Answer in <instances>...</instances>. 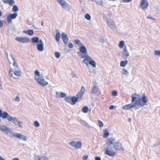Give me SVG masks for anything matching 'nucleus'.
<instances>
[{"instance_id":"423d86ee","label":"nucleus","mask_w":160,"mask_h":160,"mask_svg":"<svg viewBox=\"0 0 160 160\" xmlns=\"http://www.w3.org/2000/svg\"><path fill=\"white\" fill-rule=\"evenodd\" d=\"M0 131L3 133L8 137L12 138L13 132L10 128L6 126L0 124Z\"/></svg>"},{"instance_id":"79ce46f5","label":"nucleus","mask_w":160,"mask_h":160,"mask_svg":"<svg viewBox=\"0 0 160 160\" xmlns=\"http://www.w3.org/2000/svg\"><path fill=\"white\" fill-rule=\"evenodd\" d=\"M13 100L17 102H19L20 100L19 95H17L15 97L13 98Z\"/></svg>"},{"instance_id":"c756f323","label":"nucleus","mask_w":160,"mask_h":160,"mask_svg":"<svg viewBox=\"0 0 160 160\" xmlns=\"http://www.w3.org/2000/svg\"><path fill=\"white\" fill-rule=\"evenodd\" d=\"M80 122L81 124L85 127L89 128L91 127L90 125L85 120L81 119L80 121Z\"/></svg>"},{"instance_id":"6ab92c4d","label":"nucleus","mask_w":160,"mask_h":160,"mask_svg":"<svg viewBox=\"0 0 160 160\" xmlns=\"http://www.w3.org/2000/svg\"><path fill=\"white\" fill-rule=\"evenodd\" d=\"M0 116L3 119H7L8 121L11 117L9 114L6 112L3 111L0 109Z\"/></svg>"},{"instance_id":"4be33fe9","label":"nucleus","mask_w":160,"mask_h":160,"mask_svg":"<svg viewBox=\"0 0 160 160\" xmlns=\"http://www.w3.org/2000/svg\"><path fill=\"white\" fill-rule=\"evenodd\" d=\"M124 27V26L123 23L122 22H119L116 24L115 29L120 31L123 29Z\"/></svg>"},{"instance_id":"774afa93","label":"nucleus","mask_w":160,"mask_h":160,"mask_svg":"<svg viewBox=\"0 0 160 160\" xmlns=\"http://www.w3.org/2000/svg\"><path fill=\"white\" fill-rule=\"evenodd\" d=\"M132 0H128V3L129 2H131V1H132Z\"/></svg>"},{"instance_id":"338daca9","label":"nucleus","mask_w":160,"mask_h":160,"mask_svg":"<svg viewBox=\"0 0 160 160\" xmlns=\"http://www.w3.org/2000/svg\"><path fill=\"white\" fill-rule=\"evenodd\" d=\"M109 16H111L112 15L111 12H109V15H108Z\"/></svg>"},{"instance_id":"2eb2a0df","label":"nucleus","mask_w":160,"mask_h":160,"mask_svg":"<svg viewBox=\"0 0 160 160\" xmlns=\"http://www.w3.org/2000/svg\"><path fill=\"white\" fill-rule=\"evenodd\" d=\"M16 41L21 43H27L30 42L29 38L27 37H16L15 38Z\"/></svg>"},{"instance_id":"b1692460","label":"nucleus","mask_w":160,"mask_h":160,"mask_svg":"<svg viewBox=\"0 0 160 160\" xmlns=\"http://www.w3.org/2000/svg\"><path fill=\"white\" fill-rule=\"evenodd\" d=\"M7 57L8 60L10 64H12L15 61L13 57L11 54H7Z\"/></svg>"},{"instance_id":"cd10ccee","label":"nucleus","mask_w":160,"mask_h":160,"mask_svg":"<svg viewBox=\"0 0 160 160\" xmlns=\"http://www.w3.org/2000/svg\"><path fill=\"white\" fill-rule=\"evenodd\" d=\"M118 46L120 48L122 49V50L127 47L123 41H120L118 43Z\"/></svg>"},{"instance_id":"5701e85b","label":"nucleus","mask_w":160,"mask_h":160,"mask_svg":"<svg viewBox=\"0 0 160 160\" xmlns=\"http://www.w3.org/2000/svg\"><path fill=\"white\" fill-rule=\"evenodd\" d=\"M62 38L65 45H67L69 41V38L66 34L64 32L62 33Z\"/></svg>"},{"instance_id":"473e14b6","label":"nucleus","mask_w":160,"mask_h":160,"mask_svg":"<svg viewBox=\"0 0 160 160\" xmlns=\"http://www.w3.org/2000/svg\"><path fill=\"white\" fill-rule=\"evenodd\" d=\"M100 42L102 43L106 42L107 41V38L104 36H101L99 38Z\"/></svg>"},{"instance_id":"de8ad7c7","label":"nucleus","mask_w":160,"mask_h":160,"mask_svg":"<svg viewBox=\"0 0 160 160\" xmlns=\"http://www.w3.org/2000/svg\"><path fill=\"white\" fill-rule=\"evenodd\" d=\"M55 55L56 57L58 58H60L61 56L60 53L58 52H56L55 53Z\"/></svg>"},{"instance_id":"393cba45","label":"nucleus","mask_w":160,"mask_h":160,"mask_svg":"<svg viewBox=\"0 0 160 160\" xmlns=\"http://www.w3.org/2000/svg\"><path fill=\"white\" fill-rule=\"evenodd\" d=\"M103 137L104 138H107L110 135L109 132L107 128H104L103 130Z\"/></svg>"},{"instance_id":"680f3d73","label":"nucleus","mask_w":160,"mask_h":160,"mask_svg":"<svg viewBox=\"0 0 160 160\" xmlns=\"http://www.w3.org/2000/svg\"><path fill=\"white\" fill-rule=\"evenodd\" d=\"M3 89V88H2V84H0V89Z\"/></svg>"},{"instance_id":"a211bd4d","label":"nucleus","mask_w":160,"mask_h":160,"mask_svg":"<svg viewBox=\"0 0 160 160\" xmlns=\"http://www.w3.org/2000/svg\"><path fill=\"white\" fill-rule=\"evenodd\" d=\"M149 6V2L147 0H141L140 7L143 10H147Z\"/></svg>"},{"instance_id":"2f4dec72","label":"nucleus","mask_w":160,"mask_h":160,"mask_svg":"<svg viewBox=\"0 0 160 160\" xmlns=\"http://www.w3.org/2000/svg\"><path fill=\"white\" fill-rule=\"evenodd\" d=\"M95 2L97 4L100 6H103L104 4V1L103 0H92Z\"/></svg>"},{"instance_id":"6e6552de","label":"nucleus","mask_w":160,"mask_h":160,"mask_svg":"<svg viewBox=\"0 0 160 160\" xmlns=\"http://www.w3.org/2000/svg\"><path fill=\"white\" fill-rule=\"evenodd\" d=\"M14 69V68H10L9 72V76L10 78H16L21 75V72L20 69Z\"/></svg>"},{"instance_id":"ea45409f","label":"nucleus","mask_w":160,"mask_h":160,"mask_svg":"<svg viewBox=\"0 0 160 160\" xmlns=\"http://www.w3.org/2000/svg\"><path fill=\"white\" fill-rule=\"evenodd\" d=\"M122 74L125 76H127L129 74V72L125 68H123L122 69Z\"/></svg>"},{"instance_id":"ddd939ff","label":"nucleus","mask_w":160,"mask_h":160,"mask_svg":"<svg viewBox=\"0 0 160 160\" xmlns=\"http://www.w3.org/2000/svg\"><path fill=\"white\" fill-rule=\"evenodd\" d=\"M9 122H12L15 125H18L20 128H22V122L19 121L18 118L15 117H11Z\"/></svg>"},{"instance_id":"a18cd8bd","label":"nucleus","mask_w":160,"mask_h":160,"mask_svg":"<svg viewBox=\"0 0 160 160\" xmlns=\"http://www.w3.org/2000/svg\"><path fill=\"white\" fill-rule=\"evenodd\" d=\"M103 20L105 21L106 22H107L111 19L108 18L105 15H103Z\"/></svg>"},{"instance_id":"49530a36","label":"nucleus","mask_w":160,"mask_h":160,"mask_svg":"<svg viewBox=\"0 0 160 160\" xmlns=\"http://www.w3.org/2000/svg\"><path fill=\"white\" fill-rule=\"evenodd\" d=\"M98 124L99 127L100 128L104 126L103 122L100 120H98Z\"/></svg>"},{"instance_id":"7ed1b4c3","label":"nucleus","mask_w":160,"mask_h":160,"mask_svg":"<svg viewBox=\"0 0 160 160\" xmlns=\"http://www.w3.org/2000/svg\"><path fill=\"white\" fill-rule=\"evenodd\" d=\"M82 62L86 64L88 70L90 72L94 71L92 67L96 68V63L90 56H88L86 58H85L82 60Z\"/></svg>"},{"instance_id":"4d7b16f0","label":"nucleus","mask_w":160,"mask_h":160,"mask_svg":"<svg viewBox=\"0 0 160 160\" xmlns=\"http://www.w3.org/2000/svg\"><path fill=\"white\" fill-rule=\"evenodd\" d=\"M3 22L2 21L0 20V28H1L3 27Z\"/></svg>"},{"instance_id":"4c0bfd02","label":"nucleus","mask_w":160,"mask_h":160,"mask_svg":"<svg viewBox=\"0 0 160 160\" xmlns=\"http://www.w3.org/2000/svg\"><path fill=\"white\" fill-rule=\"evenodd\" d=\"M60 37L61 35L60 32H57L55 36L56 40L57 42H59Z\"/></svg>"},{"instance_id":"f3484780","label":"nucleus","mask_w":160,"mask_h":160,"mask_svg":"<svg viewBox=\"0 0 160 160\" xmlns=\"http://www.w3.org/2000/svg\"><path fill=\"white\" fill-rule=\"evenodd\" d=\"M18 16V14L16 13L12 14L9 13L7 16L6 20L8 24L11 23L12 20L15 19Z\"/></svg>"},{"instance_id":"5fc2aeb1","label":"nucleus","mask_w":160,"mask_h":160,"mask_svg":"<svg viewBox=\"0 0 160 160\" xmlns=\"http://www.w3.org/2000/svg\"><path fill=\"white\" fill-rule=\"evenodd\" d=\"M149 18L151 19H152L153 20H155V18L154 17H152L151 16L149 15L148 16L147 18Z\"/></svg>"},{"instance_id":"864d4df0","label":"nucleus","mask_w":160,"mask_h":160,"mask_svg":"<svg viewBox=\"0 0 160 160\" xmlns=\"http://www.w3.org/2000/svg\"><path fill=\"white\" fill-rule=\"evenodd\" d=\"M116 108V106L113 105H111L109 107V109L111 110H114Z\"/></svg>"},{"instance_id":"603ef678","label":"nucleus","mask_w":160,"mask_h":160,"mask_svg":"<svg viewBox=\"0 0 160 160\" xmlns=\"http://www.w3.org/2000/svg\"><path fill=\"white\" fill-rule=\"evenodd\" d=\"M68 46L69 47V48H72L73 47V45L71 42H70L68 43Z\"/></svg>"},{"instance_id":"bb28decb","label":"nucleus","mask_w":160,"mask_h":160,"mask_svg":"<svg viewBox=\"0 0 160 160\" xmlns=\"http://www.w3.org/2000/svg\"><path fill=\"white\" fill-rule=\"evenodd\" d=\"M56 93V97L57 98H63L67 96L66 94V93L62 92H57Z\"/></svg>"},{"instance_id":"69168bd1","label":"nucleus","mask_w":160,"mask_h":160,"mask_svg":"<svg viewBox=\"0 0 160 160\" xmlns=\"http://www.w3.org/2000/svg\"><path fill=\"white\" fill-rule=\"evenodd\" d=\"M109 16H111L112 15L111 12H109V15H108Z\"/></svg>"},{"instance_id":"c85d7f7f","label":"nucleus","mask_w":160,"mask_h":160,"mask_svg":"<svg viewBox=\"0 0 160 160\" xmlns=\"http://www.w3.org/2000/svg\"><path fill=\"white\" fill-rule=\"evenodd\" d=\"M4 3L8 4L10 6H12L15 3L14 0H2Z\"/></svg>"},{"instance_id":"58836bf2","label":"nucleus","mask_w":160,"mask_h":160,"mask_svg":"<svg viewBox=\"0 0 160 160\" xmlns=\"http://www.w3.org/2000/svg\"><path fill=\"white\" fill-rule=\"evenodd\" d=\"M128 63V61L127 60L122 61L120 62V65L122 67H124Z\"/></svg>"},{"instance_id":"052dcab7","label":"nucleus","mask_w":160,"mask_h":160,"mask_svg":"<svg viewBox=\"0 0 160 160\" xmlns=\"http://www.w3.org/2000/svg\"><path fill=\"white\" fill-rule=\"evenodd\" d=\"M12 160H19V159L17 158H13Z\"/></svg>"},{"instance_id":"9b49d317","label":"nucleus","mask_w":160,"mask_h":160,"mask_svg":"<svg viewBox=\"0 0 160 160\" xmlns=\"http://www.w3.org/2000/svg\"><path fill=\"white\" fill-rule=\"evenodd\" d=\"M79 49V51L78 53L82 58H86L88 56H89L87 53V48L84 44L80 47Z\"/></svg>"},{"instance_id":"bf43d9fd","label":"nucleus","mask_w":160,"mask_h":160,"mask_svg":"<svg viewBox=\"0 0 160 160\" xmlns=\"http://www.w3.org/2000/svg\"><path fill=\"white\" fill-rule=\"evenodd\" d=\"M124 3H128V0H122Z\"/></svg>"},{"instance_id":"f03ea898","label":"nucleus","mask_w":160,"mask_h":160,"mask_svg":"<svg viewBox=\"0 0 160 160\" xmlns=\"http://www.w3.org/2000/svg\"><path fill=\"white\" fill-rule=\"evenodd\" d=\"M33 76L35 81L42 86H44L48 84V82L44 78L43 75L38 70L34 71Z\"/></svg>"},{"instance_id":"f257e3e1","label":"nucleus","mask_w":160,"mask_h":160,"mask_svg":"<svg viewBox=\"0 0 160 160\" xmlns=\"http://www.w3.org/2000/svg\"><path fill=\"white\" fill-rule=\"evenodd\" d=\"M132 103L125 105L122 107L124 110H128L132 108L135 110L138 109L140 108L147 105L148 101L147 97L145 93L141 94L133 93L132 96Z\"/></svg>"},{"instance_id":"6e6d98bb","label":"nucleus","mask_w":160,"mask_h":160,"mask_svg":"<svg viewBox=\"0 0 160 160\" xmlns=\"http://www.w3.org/2000/svg\"><path fill=\"white\" fill-rule=\"evenodd\" d=\"M95 160H101V158L100 157H96L95 158Z\"/></svg>"},{"instance_id":"c9c22d12","label":"nucleus","mask_w":160,"mask_h":160,"mask_svg":"<svg viewBox=\"0 0 160 160\" xmlns=\"http://www.w3.org/2000/svg\"><path fill=\"white\" fill-rule=\"evenodd\" d=\"M84 18L89 22H91L92 21L91 17L88 13H86L85 14Z\"/></svg>"},{"instance_id":"e433bc0d","label":"nucleus","mask_w":160,"mask_h":160,"mask_svg":"<svg viewBox=\"0 0 160 160\" xmlns=\"http://www.w3.org/2000/svg\"><path fill=\"white\" fill-rule=\"evenodd\" d=\"M74 42L75 44L78 46L79 47L83 45V43L81 42V41L79 40H74Z\"/></svg>"},{"instance_id":"09e8293b","label":"nucleus","mask_w":160,"mask_h":160,"mask_svg":"<svg viewBox=\"0 0 160 160\" xmlns=\"http://www.w3.org/2000/svg\"><path fill=\"white\" fill-rule=\"evenodd\" d=\"M33 125L34 126L37 127H38L40 126V123L37 121H35L34 122Z\"/></svg>"},{"instance_id":"aec40b11","label":"nucleus","mask_w":160,"mask_h":160,"mask_svg":"<svg viewBox=\"0 0 160 160\" xmlns=\"http://www.w3.org/2000/svg\"><path fill=\"white\" fill-rule=\"evenodd\" d=\"M106 23L108 27L112 30L114 31L116 28V24L112 19H110Z\"/></svg>"},{"instance_id":"f8f14e48","label":"nucleus","mask_w":160,"mask_h":160,"mask_svg":"<svg viewBox=\"0 0 160 160\" xmlns=\"http://www.w3.org/2000/svg\"><path fill=\"white\" fill-rule=\"evenodd\" d=\"M57 1L62 8L66 10H70L72 8V6L65 0H57Z\"/></svg>"},{"instance_id":"72a5a7b5","label":"nucleus","mask_w":160,"mask_h":160,"mask_svg":"<svg viewBox=\"0 0 160 160\" xmlns=\"http://www.w3.org/2000/svg\"><path fill=\"white\" fill-rule=\"evenodd\" d=\"M12 66L10 67V68H14L16 69H20L18 65L17 64L16 61L12 63Z\"/></svg>"},{"instance_id":"13d9d810","label":"nucleus","mask_w":160,"mask_h":160,"mask_svg":"<svg viewBox=\"0 0 160 160\" xmlns=\"http://www.w3.org/2000/svg\"><path fill=\"white\" fill-rule=\"evenodd\" d=\"M0 160H6V159L0 155Z\"/></svg>"},{"instance_id":"f704fd0d","label":"nucleus","mask_w":160,"mask_h":160,"mask_svg":"<svg viewBox=\"0 0 160 160\" xmlns=\"http://www.w3.org/2000/svg\"><path fill=\"white\" fill-rule=\"evenodd\" d=\"M99 90L98 87L97 86H94L92 88V92L94 93H96Z\"/></svg>"},{"instance_id":"3c124183","label":"nucleus","mask_w":160,"mask_h":160,"mask_svg":"<svg viewBox=\"0 0 160 160\" xmlns=\"http://www.w3.org/2000/svg\"><path fill=\"white\" fill-rule=\"evenodd\" d=\"M89 156L88 155H85L82 157L83 160H87L88 159Z\"/></svg>"},{"instance_id":"a19ab883","label":"nucleus","mask_w":160,"mask_h":160,"mask_svg":"<svg viewBox=\"0 0 160 160\" xmlns=\"http://www.w3.org/2000/svg\"><path fill=\"white\" fill-rule=\"evenodd\" d=\"M12 11L13 12H15L18 11V7L16 5H14L12 9Z\"/></svg>"},{"instance_id":"0e129e2a","label":"nucleus","mask_w":160,"mask_h":160,"mask_svg":"<svg viewBox=\"0 0 160 160\" xmlns=\"http://www.w3.org/2000/svg\"><path fill=\"white\" fill-rule=\"evenodd\" d=\"M12 30L14 31H15L16 30V29L15 28H12Z\"/></svg>"},{"instance_id":"1a4fd4ad","label":"nucleus","mask_w":160,"mask_h":160,"mask_svg":"<svg viewBox=\"0 0 160 160\" xmlns=\"http://www.w3.org/2000/svg\"><path fill=\"white\" fill-rule=\"evenodd\" d=\"M14 137L23 142H26L28 140V136L25 134L22 133H13L12 138Z\"/></svg>"},{"instance_id":"412c9836","label":"nucleus","mask_w":160,"mask_h":160,"mask_svg":"<svg viewBox=\"0 0 160 160\" xmlns=\"http://www.w3.org/2000/svg\"><path fill=\"white\" fill-rule=\"evenodd\" d=\"M33 160H49V159L45 155H36L34 156Z\"/></svg>"},{"instance_id":"39448f33","label":"nucleus","mask_w":160,"mask_h":160,"mask_svg":"<svg viewBox=\"0 0 160 160\" xmlns=\"http://www.w3.org/2000/svg\"><path fill=\"white\" fill-rule=\"evenodd\" d=\"M31 42L33 43L36 44L37 49L38 51L43 52L44 51V43L41 39L38 37H34L32 38Z\"/></svg>"},{"instance_id":"0eeeda50","label":"nucleus","mask_w":160,"mask_h":160,"mask_svg":"<svg viewBox=\"0 0 160 160\" xmlns=\"http://www.w3.org/2000/svg\"><path fill=\"white\" fill-rule=\"evenodd\" d=\"M108 139L113 141V142H114L113 143L112 145L113 146V148H114L116 151H122L124 150V148L122 145L121 141L119 140L116 141L115 139L112 138H110Z\"/></svg>"},{"instance_id":"9d476101","label":"nucleus","mask_w":160,"mask_h":160,"mask_svg":"<svg viewBox=\"0 0 160 160\" xmlns=\"http://www.w3.org/2000/svg\"><path fill=\"white\" fill-rule=\"evenodd\" d=\"M65 99L66 102L72 105H75L77 102L81 100L77 95L75 97H66Z\"/></svg>"},{"instance_id":"c03bdc74","label":"nucleus","mask_w":160,"mask_h":160,"mask_svg":"<svg viewBox=\"0 0 160 160\" xmlns=\"http://www.w3.org/2000/svg\"><path fill=\"white\" fill-rule=\"evenodd\" d=\"M154 55L158 57H160V51L159 50H155L154 52Z\"/></svg>"},{"instance_id":"dca6fc26","label":"nucleus","mask_w":160,"mask_h":160,"mask_svg":"<svg viewBox=\"0 0 160 160\" xmlns=\"http://www.w3.org/2000/svg\"><path fill=\"white\" fill-rule=\"evenodd\" d=\"M132 48L128 47L123 49L122 51V56L125 58H127L130 55V51H132Z\"/></svg>"},{"instance_id":"37998d69","label":"nucleus","mask_w":160,"mask_h":160,"mask_svg":"<svg viewBox=\"0 0 160 160\" xmlns=\"http://www.w3.org/2000/svg\"><path fill=\"white\" fill-rule=\"evenodd\" d=\"M89 110V109L87 107H84L82 108V112L84 113H87Z\"/></svg>"},{"instance_id":"e2e57ef3","label":"nucleus","mask_w":160,"mask_h":160,"mask_svg":"<svg viewBox=\"0 0 160 160\" xmlns=\"http://www.w3.org/2000/svg\"><path fill=\"white\" fill-rule=\"evenodd\" d=\"M41 25L42 26H44V22H42L41 23Z\"/></svg>"},{"instance_id":"8fccbe9b","label":"nucleus","mask_w":160,"mask_h":160,"mask_svg":"<svg viewBox=\"0 0 160 160\" xmlns=\"http://www.w3.org/2000/svg\"><path fill=\"white\" fill-rule=\"evenodd\" d=\"M112 96L116 97L118 95V92L115 90L113 91L112 93Z\"/></svg>"},{"instance_id":"4468645a","label":"nucleus","mask_w":160,"mask_h":160,"mask_svg":"<svg viewBox=\"0 0 160 160\" xmlns=\"http://www.w3.org/2000/svg\"><path fill=\"white\" fill-rule=\"evenodd\" d=\"M70 145L76 149H79L82 147V144L81 141H72L69 143Z\"/></svg>"},{"instance_id":"7c9ffc66","label":"nucleus","mask_w":160,"mask_h":160,"mask_svg":"<svg viewBox=\"0 0 160 160\" xmlns=\"http://www.w3.org/2000/svg\"><path fill=\"white\" fill-rule=\"evenodd\" d=\"M22 32L23 33H26L30 36H32L34 34V31L32 29H30L27 30H23Z\"/></svg>"},{"instance_id":"20e7f679","label":"nucleus","mask_w":160,"mask_h":160,"mask_svg":"<svg viewBox=\"0 0 160 160\" xmlns=\"http://www.w3.org/2000/svg\"><path fill=\"white\" fill-rule=\"evenodd\" d=\"M113 141L108 139L107 140L106 144L107 147L105 149V154L110 156H113L116 154V151L113 148V146L112 145Z\"/></svg>"},{"instance_id":"a878e982","label":"nucleus","mask_w":160,"mask_h":160,"mask_svg":"<svg viewBox=\"0 0 160 160\" xmlns=\"http://www.w3.org/2000/svg\"><path fill=\"white\" fill-rule=\"evenodd\" d=\"M85 87L83 86H82L80 92L77 94V95L79 97V98H80L81 99V98L85 92Z\"/></svg>"}]
</instances>
